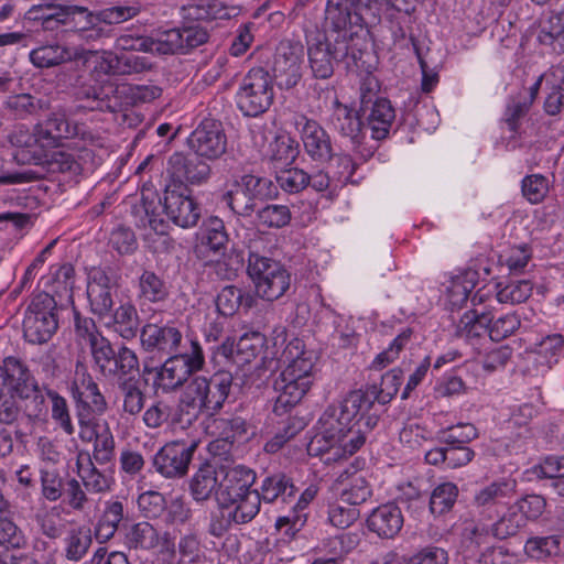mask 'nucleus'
I'll use <instances>...</instances> for the list:
<instances>
[{
  "label": "nucleus",
  "instance_id": "nucleus-28",
  "mask_svg": "<svg viewBox=\"0 0 564 564\" xmlns=\"http://www.w3.org/2000/svg\"><path fill=\"white\" fill-rule=\"evenodd\" d=\"M296 488L291 478L282 473L264 477L258 489L260 502L291 503L295 501Z\"/></svg>",
  "mask_w": 564,
  "mask_h": 564
},
{
  "label": "nucleus",
  "instance_id": "nucleus-64",
  "mask_svg": "<svg viewBox=\"0 0 564 564\" xmlns=\"http://www.w3.org/2000/svg\"><path fill=\"white\" fill-rule=\"evenodd\" d=\"M115 455V438L108 427H104L98 434L94 444L93 457L99 465L109 464Z\"/></svg>",
  "mask_w": 564,
  "mask_h": 564
},
{
  "label": "nucleus",
  "instance_id": "nucleus-45",
  "mask_svg": "<svg viewBox=\"0 0 564 564\" xmlns=\"http://www.w3.org/2000/svg\"><path fill=\"white\" fill-rule=\"evenodd\" d=\"M220 202L235 215L242 217L251 216L258 206V203L235 182H232L230 188L221 195Z\"/></svg>",
  "mask_w": 564,
  "mask_h": 564
},
{
  "label": "nucleus",
  "instance_id": "nucleus-49",
  "mask_svg": "<svg viewBox=\"0 0 564 564\" xmlns=\"http://www.w3.org/2000/svg\"><path fill=\"white\" fill-rule=\"evenodd\" d=\"M525 524V516L510 506L502 517L490 524V532H492L494 539L503 540L516 535Z\"/></svg>",
  "mask_w": 564,
  "mask_h": 564
},
{
  "label": "nucleus",
  "instance_id": "nucleus-34",
  "mask_svg": "<svg viewBox=\"0 0 564 564\" xmlns=\"http://www.w3.org/2000/svg\"><path fill=\"white\" fill-rule=\"evenodd\" d=\"M139 326L138 312L129 302L119 305L111 315V321L107 323V327L127 340L133 339L138 335Z\"/></svg>",
  "mask_w": 564,
  "mask_h": 564
},
{
  "label": "nucleus",
  "instance_id": "nucleus-62",
  "mask_svg": "<svg viewBox=\"0 0 564 564\" xmlns=\"http://www.w3.org/2000/svg\"><path fill=\"white\" fill-rule=\"evenodd\" d=\"M24 543L25 539L21 529L8 513H0V546L20 549Z\"/></svg>",
  "mask_w": 564,
  "mask_h": 564
},
{
  "label": "nucleus",
  "instance_id": "nucleus-56",
  "mask_svg": "<svg viewBox=\"0 0 564 564\" xmlns=\"http://www.w3.org/2000/svg\"><path fill=\"white\" fill-rule=\"evenodd\" d=\"M40 481L41 494L45 500L55 502L63 497L66 482L57 469L41 468Z\"/></svg>",
  "mask_w": 564,
  "mask_h": 564
},
{
  "label": "nucleus",
  "instance_id": "nucleus-9",
  "mask_svg": "<svg viewBox=\"0 0 564 564\" xmlns=\"http://www.w3.org/2000/svg\"><path fill=\"white\" fill-rule=\"evenodd\" d=\"M33 135L35 141L43 147H57L62 139L80 137L90 145L100 147L101 142L93 132L86 130L85 126L70 122L66 111L62 108L53 110L48 117L34 127Z\"/></svg>",
  "mask_w": 564,
  "mask_h": 564
},
{
  "label": "nucleus",
  "instance_id": "nucleus-52",
  "mask_svg": "<svg viewBox=\"0 0 564 564\" xmlns=\"http://www.w3.org/2000/svg\"><path fill=\"white\" fill-rule=\"evenodd\" d=\"M63 26L69 28L75 34L82 33L89 23L99 21L98 14H95L88 8L82 6H65V11H62Z\"/></svg>",
  "mask_w": 564,
  "mask_h": 564
},
{
  "label": "nucleus",
  "instance_id": "nucleus-31",
  "mask_svg": "<svg viewBox=\"0 0 564 564\" xmlns=\"http://www.w3.org/2000/svg\"><path fill=\"white\" fill-rule=\"evenodd\" d=\"M364 116L367 120V127L371 131V138L382 140L389 134L395 118V111L388 99H382L369 105Z\"/></svg>",
  "mask_w": 564,
  "mask_h": 564
},
{
  "label": "nucleus",
  "instance_id": "nucleus-2",
  "mask_svg": "<svg viewBox=\"0 0 564 564\" xmlns=\"http://www.w3.org/2000/svg\"><path fill=\"white\" fill-rule=\"evenodd\" d=\"M315 355L304 343L294 338L282 350L279 361L285 365L273 388L278 393L273 411L281 415L297 404L311 388Z\"/></svg>",
  "mask_w": 564,
  "mask_h": 564
},
{
  "label": "nucleus",
  "instance_id": "nucleus-38",
  "mask_svg": "<svg viewBox=\"0 0 564 564\" xmlns=\"http://www.w3.org/2000/svg\"><path fill=\"white\" fill-rule=\"evenodd\" d=\"M169 296L166 283L154 271L143 270L137 280V299L142 302L159 303Z\"/></svg>",
  "mask_w": 564,
  "mask_h": 564
},
{
  "label": "nucleus",
  "instance_id": "nucleus-60",
  "mask_svg": "<svg viewBox=\"0 0 564 564\" xmlns=\"http://www.w3.org/2000/svg\"><path fill=\"white\" fill-rule=\"evenodd\" d=\"M203 242L214 251H219L226 247L228 235L225 229V224L220 218L210 217L206 221Z\"/></svg>",
  "mask_w": 564,
  "mask_h": 564
},
{
  "label": "nucleus",
  "instance_id": "nucleus-25",
  "mask_svg": "<svg viewBox=\"0 0 564 564\" xmlns=\"http://www.w3.org/2000/svg\"><path fill=\"white\" fill-rule=\"evenodd\" d=\"M219 508L228 513V518L234 519L235 524H245L250 522L260 511V498L258 492L238 494V497H218L216 498Z\"/></svg>",
  "mask_w": 564,
  "mask_h": 564
},
{
  "label": "nucleus",
  "instance_id": "nucleus-59",
  "mask_svg": "<svg viewBox=\"0 0 564 564\" xmlns=\"http://www.w3.org/2000/svg\"><path fill=\"white\" fill-rule=\"evenodd\" d=\"M47 397L52 402V419L66 434L72 435L75 427L72 423L66 399L54 390H47Z\"/></svg>",
  "mask_w": 564,
  "mask_h": 564
},
{
  "label": "nucleus",
  "instance_id": "nucleus-40",
  "mask_svg": "<svg viewBox=\"0 0 564 564\" xmlns=\"http://www.w3.org/2000/svg\"><path fill=\"white\" fill-rule=\"evenodd\" d=\"M124 541L129 549L153 550L160 543V535L151 523L141 521L127 530Z\"/></svg>",
  "mask_w": 564,
  "mask_h": 564
},
{
  "label": "nucleus",
  "instance_id": "nucleus-57",
  "mask_svg": "<svg viewBox=\"0 0 564 564\" xmlns=\"http://www.w3.org/2000/svg\"><path fill=\"white\" fill-rule=\"evenodd\" d=\"M275 180L284 192L292 194L303 191L310 183L308 173L297 167L275 171Z\"/></svg>",
  "mask_w": 564,
  "mask_h": 564
},
{
  "label": "nucleus",
  "instance_id": "nucleus-8",
  "mask_svg": "<svg viewBox=\"0 0 564 564\" xmlns=\"http://www.w3.org/2000/svg\"><path fill=\"white\" fill-rule=\"evenodd\" d=\"M273 97L270 74L263 68H252L242 78L236 100L243 115L257 117L270 108Z\"/></svg>",
  "mask_w": 564,
  "mask_h": 564
},
{
  "label": "nucleus",
  "instance_id": "nucleus-13",
  "mask_svg": "<svg viewBox=\"0 0 564 564\" xmlns=\"http://www.w3.org/2000/svg\"><path fill=\"white\" fill-rule=\"evenodd\" d=\"M303 54L299 42L282 41L276 47L272 70L281 88H293L300 82Z\"/></svg>",
  "mask_w": 564,
  "mask_h": 564
},
{
  "label": "nucleus",
  "instance_id": "nucleus-19",
  "mask_svg": "<svg viewBox=\"0 0 564 564\" xmlns=\"http://www.w3.org/2000/svg\"><path fill=\"white\" fill-rule=\"evenodd\" d=\"M162 55L185 53L207 42L209 34L202 24L194 23L167 30L160 34Z\"/></svg>",
  "mask_w": 564,
  "mask_h": 564
},
{
  "label": "nucleus",
  "instance_id": "nucleus-17",
  "mask_svg": "<svg viewBox=\"0 0 564 564\" xmlns=\"http://www.w3.org/2000/svg\"><path fill=\"white\" fill-rule=\"evenodd\" d=\"M294 124L301 134L306 154L316 162H327L334 156L332 140L326 130L304 115L294 117Z\"/></svg>",
  "mask_w": 564,
  "mask_h": 564
},
{
  "label": "nucleus",
  "instance_id": "nucleus-42",
  "mask_svg": "<svg viewBox=\"0 0 564 564\" xmlns=\"http://www.w3.org/2000/svg\"><path fill=\"white\" fill-rule=\"evenodd\" d=\"M524 552L534 560L564 554V535L530 538L525 542Z\"/></svg>",
  "mask_w": 564,
  "mask_h": 564
},
{
  "label": "nucleus",
  "instance_id": "nucleus-46",
  "mask_svg": "<svg viewBox=\"0 0 564 564\" xmlns=\"http://www.w3.org/2000/svg\"><path fill=\"white\" fill-rule=\"evenodd\" d=\"M89 150H84L83 155L77 158L68 151H54L47 160V165L52 172L79 174L84 170L86 158L90 156Z\"/></svg>",
  "mask_w": 564,
  "mask_h": 564
},
{
  "label": "nucleus",
  "instance_id": "nucleus-61",
  "mask_svg": "<svg viewBox=\"0 0 564 564\" xmlns=\"http://www.w3.org/2000/svg\"><path fill=\"white\" fill-rule=\"evenodd\" d=\"M550 28H542L539 34V41L544 45L557 43L564 50V8L553 13L549 20Z\"/></svg>",
  "mask_w": 564,
  "mask_h": 564
},
{
  "label": "nucleus",
  "instance_id": "nucleus-7",
  "mask_svg": "<svg viewBox=\"0 0 564 564\" xmlns=\"http://www.w3.org/2000/svg\"><path fill=\"white\" fill-rule=\"evenodd\" d=\"M91 354L97 371L107 380L119 382L128 381L140 376V364L135 351L126 345L115 349L108 340Z\"/></svg>",
  "mask_w": 564,
  "mask_h": 564
},
{
  "label": "nucleus",
  "instance_id": "nucleus-33",
  "mask_svg": "<svg viewBox=\"0 0 564 564\" xmlns=\"http://www.w3.org/2000/svg\"><path fill=\"white\" fill-rule=\"evenodd\" d=\"M147 380L140 376L119 382L118 389L122 398V412L130 416L139 415L145 405Z\"/></svg>",
  "mask_w": 564,
  "mask_h": 564
},
{
  "label": "nucleus",
  "instance_id": "nucleus-1",
  "mask_svg": "<svg viewBox=\"0 0 564 564\" xmlns=\"http://www.w3.org/2000/svg\"><path fill=\"white\" fill-rule=\"evenodd\" d=\"M381 11V0H327L325 22L330 37L317 29L306 32L313 76L327 79L334 74L335 64L356 63L361 57L359 34L380 23Z\"/></svg>",
  "mask_w": 564,
  "mask_h": 564
},
{
  "label": "nucleus",
  "instance_id": "nucleus-20",
  "mask_svg": "<svg viewBox=\"0 0 564 564\" xmlns=\"http://www.w3.org/2000/svg\"><path fill=\"white\" fill-rule=\"evenodd\" d=\"M166 171L171 178L178 183L177 186H183L185 183L203 184L212 173V169L206 162L178 152L170 156Z\"/></svg>",
  "mask_w": 564,
  "mask_h": 564
},
{
  "label": "nucleus",
  "instance_id": "nucleus-35",
  "mask_svg": "<svg viewBox=\"0 0 564 564\" xmlns=\"http://www.w3.org/2000/svg\"><path fill=\"white\" fill-rule=\"evenodd\" d=\"M186 365L183 358L176 355L166 359L158 372L159 386L164 391L175 390L183 386L193 375Z\"/></svg>",
  "mask_w": 564,
  "mask_h": 564
},
{
  "label": "nucleus",
  "instance_id": "nucleus-47",
  "mask_svg": "<svg viewBox=\"0 0 564 564\" xmlns=\"http://www.w3.org/2000/svg\"><path fill=\"white\" fill-rule=\"evenodd\" d=\"M34 520L43 535L55 540L62 536L64 523L58 507H42L34 513Z\"/></svg>",
  "mask_w": 564,
  "mask_h": 564
},
{
  "label": "nucleus",
  "instance_id": "nucleus-39",
  "mask_svg": "<svg viewBox=\"0 0 564 564\" xmlns=\"http://www.w3.org/2000/svg\"><path fill=\"white\" fill-rule=\"evenodd\" d=\"M339 482L343 486L340 499L349 506L356 507L371 496V488L361 474H343L339 476Z\"/></svg>",
  "mask_w": 564,
  "mask_h": 564
},
{
  "label": "nucleus",
  "instance_id": "nucleus-6",
  "mask_svg": "<svg viewBox=\"0 0 564 564\" xmlns=\"http://www.w3.org/2000/svg\"><path fill=\"white\" fill-rule=\"evenodd\" d=\"M249 249L247 272L257 296L269 302L281 299L291 286V273L281 262L260 256L252 246Z\"/></svg>",
  "mask_w": 564,
  "mask_h": 564
},
{
  "label": "nucleus",
  "instance_id": "nucleus-16",
  "mask_svg": "<svg viewBox=\"0 0 564 564\" xmlns=\"http://www.w3.org/2000/svg\"><path fill=\"white\" fill-rule=\"evenodd\" d=\"M186 192L183 186L167 185L163 197L166 216L182 228L196 226L200 218L199 205Z\"/></svg>",
  "mask_w": 564,
  "mask_h": 564
},
{
  "label": "nucleus",
  "instance_id": "nucleus-3",
  "mask_svg": "<svg viewBox=\"0 0 564 564\" xmlns=\"http://www.w3.org/2000/svg\"><path fill=\"white\" fill-rule=\"evenodd\" d=\"M231 384L232 376L227 371H218L209 379L204 376L194 377L180 398V423L191 425L200 414L213 415L218 412L230 393Z\"/></svg>",
  "mask_w": 564,
  "mask_h": 564
},
{
  "label": "nucleus",
  "instance_id": "nucleus-15",
  "mask_svg": "<svg viewBox=\"0 0 564 564\" xmlns=\"http://www.w3.org/2000/svg\"><path fill=\"white\" fill-rule=\"evenodd\" d=\"M31 63L37 68H51L68 62H82L83 65L91 63L98 57V51L83 47H69L58 42L40 45L29 54Z\"/></svg>",
  "mask_w": 564,
  "mask_h": 564
},
{
  "label": "nucleus",
  "instance_id": "nucleus-53",
  "mask_svg": "<svg viewBox=\"0 0 564 564\" xmlns=\"http://www.w3.org/2000/svg\"><path fill=\"white\" fill-rule=\"evenodd\" d=\"M161 36L156 39L149 36H134L132 34H122L117 37L115 48L118 51H138L149 52L162 55Z\"/></svg>",
  "mask_w": 564,
  "mask_h": 564
},
{
  "label": "nucleus",
  "instance_id": "nucleus-14",
  "mask_svg": "<svg viewBox=\"0 0 564 564\" xmlns=\"http://www.w3.org/2000/svg\"><path fill=\"white\" fill-rule=\"evenodd\" d=\"M188 147L200 158L219 159L227 149V138L223 124L215 119H204L191 133Z\"/></svg>",
  "mask_w": 564,
  "mask_h": 564
},
{
  "label": "nucleus",
  "instance_id": "nucleus-18",
  "mask_svg": "<svg viewBox=\"0 0 564 564\" xmlns=\"http://www.w3.org/2000/svg\"><path fill=\"white\" fill-rule=\"evenodd\" d=\"M36 380L28 365L17 356H7L0 364V388L15 393L17 397H28L30 390H35Z\"/></svg>",
  "mask_w": 564,
  "mask_h": 564
},
{
  "label": "nucleus",
  "instance_id": "nucleus-58",
  "mask_svg": "<svg viewBox=\"0 0 564 564\" xmlns=\"http://www.w3.org/2000/svg\"><path fill=\"white\" fill-rule=\"evenodd\" d=\"M263 337L259 333L242 335L236 343V358L238 362L248 364L260 352L263 346Z\"/></svg>",
  "mask_w": 564,
  "mask_h": 564
},
{
  "label": "nucleus",
  "instance_id": "nucleus-22",
  "mask_svg": "<svg viewBox=\"0 0 564 564\" xmlns=\"http://www.w3.org/2000/svg\"><path fill=\"white\" fill-rule=\"evenodd\" d=\"M142 347L147 351L160 350L171 354L182 341V333L174 325L145 324L140 333Z\"/></svg>",
  "mask_w": 564,
  "mask_h": 564
},
{
  "label": "nucleus",
  "instance_id": "nucleus-29",
  "mask_svg": "<svg viewBox=\"0 0 564 564\" xmlns=\"http://www.w3.org/2000/svg\"><path fill=\"white\" fill-rule=\"evenodd\" d=\"M509 489L506 481L491 482L475 492L473 506L482 519L492 520L498 516V507L507 498Z\"/></svg>",
  "mask_w": 564,
  "mask_h": 564
},
{
  "label": "nucleus",
  "instance_id": "nucleus-26",
  "mask_svg": "<svg viewBox=\"0 0 564 564\" xmlns=\"http://www.w3.org/2000/svg\"><path fill=\"white\" fill-rule=\"evenodd\" d=\"M224 475L219 482V490L216 491L218 497H238V494L258 492V489H251L256 481V473L242 465H237L228 469H220Z\"/></svg>",
  "mask_w": 564,
  "mask_h": 564
},
{
  "label": "nucleus",
  "instance_id": "nucleus-36",
  "mask_svg": "<svg viewBox=\"0 0 564 564\" xmlns=\"http://www.w3.org/2000/svg\"><path fill=\"white\" fill-rule=\"evenodd\" d=\"M218 473L210 464H204L193 475L189 482V491L197 502L208 500L212 495L219 490Z\"/></svg>",
  "mask_w": 564,
  "mask_h": 564
},
{
  "label": "nucleus",
  "instance_id": "nucleus-30",
  "mask_svg": "<svg viewBox=\"0 0 564 564\" xmlns=\"http://www.w3.org/2000/svg\"><path fill=\"white\" fill-rule=\"evenodd\" d=\"M317 489L314 486L307 487L296 499L292 509L288 514L276 519V528L288 536H294L306 522V513L304 512L308 503L315 498Z\"/></svg>",
  "mask_w": 564,
  "mask_h": 564
},
{
  "label": "nucleus",
  "instance_id": "nucleus-44",
  "mask_svg": "<svg viewBox=\"0 0 564 564\" xmlns=\"http://www.w3.org/2000/svg\"><path fill=\"white\" fill-rule=\"evenodd\" d=\"M564 348V337L561 334H550L535 344V361L546 368H551L558 361Z\"/></svg>",
  "mask_w": 564,
  "mask_h": 564
},
{
  "label": "nucleus",
  "instance_id": "nucleus-23",
  "mask_svg": "<svg viewBox=\"0 0 564 564\" xmlns=\"http://www.w3.org/2000/svg\"><path fill=\"white\" fill-rule=\"evenodd\" d=\"M403 522L400 507L388 502L372 510L367 519V527L381 539H393L401 531Z\"/></svg>",
  "mask_w": 564,
  "mask_h": 564
},
{
  "label": "nucleus",
  "instance_id": "nucleus-5",
  "mask_svg": "<svg viewBox=\"0 0 564 564\" xmlns=\"http://www.w3.org/2000/svg\"><path fill=\"white\" fill-rule=\"evenodd\" d=\"M58 329L57 303L47 292L32 294L26 302L22 333L26 343L43 345L51 340Z\"/></svg>",
  "mask_w": 564,
  "mask_h": 564
},
{
  "label": "nucleus",
  "instance_id": "nucleus-63",
  "mask_svg": "<svg viewBox=\"0 0 564 564\" xmlns=\"http://www.w3.org/2000/svg\"><path fill=\"white\" fill-rule=\"evenodd\" d=\"M242 290L235 286H225L217 295V311L223 317L232 316L241 306Z\"/></svg>",
  "mask_w": 564,
  "mask_h": 564
},
{
  "label": "nucleus",
  "instance_id": "nucleus-12",
  "mask_svg": "<svg viewBox=\"0 0 564 564\" xmlns=\"http://www.w3.org/2000/svg\"><path fill=\"white\" fill-rule=\"evenodd\" d=\"M195 449V443H167L153 456L152 465L165 478H181L187 474Z\"/></svg>",
  "mask_w": 564,
  "mask_h": 564
},
{
  "label": "nucleus",
  "instance_id": "nucleus-21",
  "mask_svg": "<svg viewBox=\"0 0 564 564\" xmlns=\"http://www.w3.org/2000/svg\"><path fill=\"white\" fill-rule=\"evenodd\" d=\"M91 63L106 75H132L147 72L152 68L149 58L139 55H115L111 52H98Z\"/></svg>",
  "mask_w": 564,
  "mask_h": 564
},
{
  "label": "nucleus",
  "instance_id": "nucleus-24",
  "mask_svg": "<svg viewBox=\"0 0 564 564\" xmlns=\"http://www.w3.org/2000/svg\"><path fill=\"white\" fill-rule=\"evenodd\" d=\"M87 296L91 312L99 317L108 316L113 307L111 280L105 271L93 270L87 285Z\"/></svg>",
  "mask_w": 564,
  "mask_h": 564
},
{
  "label": "nucleus",
  "instance_id": "nucleus-55",
  "mask_svg": "<svg viewBox=\"0 0 564 564\" xmlns=\"http://www.w3.org/2000/svg\"><path fill=\"white\" fill-rule=\"evenodd\" d=\"M91 544L90 531L86 528L72 529L65 539V555L69 561L82 560Z\"/></svg>",
  "mask_w": 564,
  "mask_h": 564
},
{
  "label": "nucleus",
  "instance_id": "nucleus-10",
  "mask_svg": "<svg viewBox=\"0 0 564 564\" xmlns=\"http://www.w3.org/2000/svg\"><path fill=\"white\" fill-rule=\"evenodd\" d=\"M318 431L307 445L311 455L322 456L327 454V460H339L354 455L358 449H351L347 429L338 425L333 414L324 412L318 421Z\"/></svg>",
  "mask_w": 564,
  "mask_h": 564
},
{
  "label": "nucleus",
  "instance_id": "nucleus-50",
  "mask_svg": "<svg viewBox=\"0 0 564 564\" xmlns=\"http://www.w3.org/2000/svg\"><path fill=\"white\" fill-rule=\"evenodd\" d=\"M458 497V488L453 482H443L434 488L430 497V511L435 516L448 512Z\"/></svg>",
  "mask_w": 564,
  "mask_h": 564
},
{
  "label": "nucleus",
  "instance_id": "nucleus-11",
  "mask_svg": "<svg viewBox=\"0 0 564 564\" xmlns=\"http://www.w3.org/2000/svg\"><path fill=\"white\" fill-rule=\"evenodd\" d=\"M72 395L76 402L78 422H86L89 415H101L107 411V401L97 382L79 361L75 367Z\"/></svg>",
  "mask_w": 564,
  "mask_h": 564
},
{
  "label": "nucleus",
  "instance_id": "nucleus-54",
  "mask_svg": "<svg viewBox=\"0 0 564 564\" xmlns=\"http://www.w3.org/2000/svg\"><path fill=\"white\" fill-rule=\"evenodd\" d=\"M401 375L402 372L400 369H392L382 376L381 384L379 387L377 384L367 387L370 393L376 397V401L379 404L384 405L389 403L398 393L402 382Z\"/></svg>",
  "mask_w": 564,
  "mask_h": 564
},
{
  "label": "nucleus",
  "instance_id": "nucleus-51",
  "mask_svg": "<svg viewBox=\"0 0 564 564\" xmlns=\"http://www.w3.org/2000/svg\"><path fill=\"white\" fill-rule=\"evenodd\" d=\"M532 293V283L528 280L497 284L496 299L503 304H519L527 301Z\"/></svg>",
  "mask_w": 564,
  "mask_h": 564
},
{
  "label": "nucleus",
  "instance_id": "nucleus-27",
  "mask_svg": "<svg viewBox=\"0 0 564 564\" xmlns=\"http://www.w3.org/2000/svg\"><path fill=\"white\" fill-rule=\"evenodd\" d=\"M76 465L78 477L88 492L105 494L111 490L115 479L109 467L97 468L88 454L85 458L79 455Z\"/></svg>",
  "mask_w": 564,
  "mask_h": 564
},
{
  "label": "nucleus",
  "instance_id": "nucleus-32",
  "mask_svg": "<svg viewBox=\"0 0 564 564\" xmlns=\"http://www.w3.org/2000/svg\"><path fill=\"white\" fill-rule=\"evenodd\" d=\"M492 322V313L485 308L475 307L466 312L456 327V335L463 339L470 340L488 334Z\"/></svg>",
  "mask_w": 564,
  "mask_h": 564
},
{
  "label": "nucleus",
  "instance_id": "nucleus-41",
  "mask_svg": "<svg viewBox=\"0 0 564 564\" xmlns=\"http://www.w3.org/2000/svg\"><path fill=\"white\" fill-rule=\"evenodd\" d=\"M299 143L290 135H278L270 143L269 158L275 171L294 162L299 155Z\"/></svg>",
  "mask_w": 564,
  "mask_h": 564
},
{
  "label": "nucleus",
  "instance_id": "nucleus-43",
  "mask_svg": "<svg viewBox=\"0 0 564 564\" xmlns=\"http://www.w3.org/2000/svg\"><path fill=\"white\" fill-rule=\"evenodd\" d=\"M334 128L344 137H347L356 145L360 147L362 122L357 112L347 107H338L334 112Z\"/></svg>",
  "mask_w": 564,
  "mask_h": 564
},
{
  "label": "nucleus",
  "instance_id": "nucleus-4",
  "mask_svg": "<svg viewBox=\"0 0 564 564\" xmlns=\"http://www.w3.org/2000/svg\"><path fill=\"white\" fill-rule=\"evenodd\" d=\"M376 397L368 388L348 392L338 406H329L326 413L333 414L338 425L347 429L349 446L359 449L366 442L367 435L377 426L379 415L372 412Z\"/></svg>",
  "mask_w": 564,
  "mask_h": 564
},
{
  "label": "nucleus",
  "instance_id": "nucleus-37",
  "mask_svg": "<svg viewBox=\"0 0 564 564\" xmlns=\"http://www.w3.org/2000/svg\"><path fill=\"white\" fill-rule=\"evenodd\" d=\"M481 518L478 521L469 520L464 522L460 533V546L464 552L474 555L484 545H488L494 539L490 532V524L485 523Z\"/></svg>",
  "mask_w": 564,
  "mask_h": 564
},
{
  "label": "nucleus",
  "instance_id": "nucleus-48",
  "mask_svg": "<svg viewBox=\"0 0 564 564\" xmlns=\"http://www.w3.org/2000/svg\"><path fill=\"white\" fill-rule=\"evenodd\" d=\"M44 106L42 99H37L30 94H18L7 98L3 104L4 109L15 119H25L35 115Z\"/></svg>",
  "mask_w": 564,
  "mask_h": 564
}]
</instances>
